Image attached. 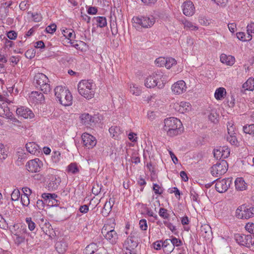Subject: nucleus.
<instances>
[{
  "label": "nucleus",
  "instance_id": "c756f323",
  "mask_svg": "<svg viewBox=\"0 0 254 254\" xmlns=\"http://www.w3.org/2000/svg\"><path fill=\"white\" fill-rule=\"evenodd\" d=\"M109 131L111 136L115 138H117L122 133L120 127L117 126H112Z\"/></svg>",
  "mask_w": 254,
  "mask_h": 254
},
{
  "label": "nucleus",
  "instance_id": "7c9ffc66",
  "mask_svg": "<svg viewBox=\"0 0 254 254\" xmlns=\"http://www.w3.org/2000/svg\"><path fill=\"white\" fill-rule=\"evenodd\" d=\"M226 94V89L223 87H219L216 90L214 96L217 100H221L224 98Z\"/></svg>",
  "mask_w": 254,
  "mask_h": 254
},
{
  "label": "nucleus",
  "instance_id": "79ce46f5",
  "mask_svg": "<svg viewBox=\"0 0 254 254\" xmlns=\"http://www.w3.org/2000/svg\"><path fill=\"white\" fill-rule=\"evenodd\" d=\"M159 216L164 219H168L170 215L168 213V210L164 208H160L158 212Z\"/></svg>",
  "mask_w": 254,
  "mask_h": 254
},
{
  "label": "nucleus",
  "instance_id": "f3484780",
  "mask_svg": "<svg viewBox=\"0 0 254 254\" xmlns=\"http://www.w3.org/2000/svg\"><path fill=\"white\" fill-rule=\"evenodd\" d=\"M18 116L23 117L24 119H31L34 118L35 115L33 112L29 108L23 106L18 108L16 111Z\"/></svg>",
  "mask_w": 254,
  "mask_h": 254
},
{
  "label": "nucleus",
  "instance_id": "052dcab7",
  "mask_svg": "<svg viewBox=\"0 0 254 254\" xmlns=\"http://www.w3.org/2000/svg\"><path fill=\"white\" fill-rule=\"evenodd\" d=\"M30 4L28 0L22 1L19 4V8L22 10H24L29 7Z\"/></svg>",
  "mask_w": 254,
  "mask_h": 254
},
{
  "label": "nucleus",
  "instance_id": "de8ad7c7",
  "mask_svg": "<svg viewBox=\"0 0 254 254\" xmlns=\"http://www.w3.org/2000/svg\"><path fill=\"white\" fill-rule=\"evenodd\" d=\"M29 195L26 194H21V201L23 206H28L30 203Z\"/></svg>",
  "mask_w": 254,
  "mask_h": 254
},
{
  "label": "nucleus",
  "instance_id": "2eb2a0df",
  "mask_svg": "<svg viewBox=\"0 0 254 254\" xmlns=\"http://www.w3.org/2000/svg\"><path fill=\"white\" fill-rule=\"evenodd\" d=\"M172 106L176 111L182 114L189 112L191 109L190 103L186 102L175 103Z\"/></svg>",
  "mask_w": 254,
  "mask_h": 254
},
{
  "label": "nucleus",
  "instance_id": "680f3d73",
  "mask_svg": "<svg viewBox=\"0 0 254 254\" xmlns=\"http://www.w3.org/2000/svg\"><path fill=\"white\" fill-rule=\"evenodd\" d=\"M170 241L172 243V245H173L174 248L175 246L179 247L182 245V241L175 237H174L172 239H170Z\"/></svg>",
  "mask_w": 254,
  "mask_h": 254
},
{
  "label": "nucleus",
  "instance_id": "f8f14e48",
  "mask_svg": "<svg viewBox=\"0 0 254 254\" xmlns=\"http://www.w3.org/2000/svg\"><path fill=\"white\" fill-rule=\"evenodd\" d=\"M215 189L220 192L223 193L226 191L232 184V179L230 178L223 179L222 180H216Z\"/></svg>",
  "mask_w": 254,
  "mask_h": 254
},
{
  "label": "nucleus",
  "instance_id": "0eeeda50",
  "mask_svg": "<svg viewBox=\"0 0 254 254\" xmlns=\"http://www.w3.org/2000/svg\"><path fill=\"white\" fill-rule=\"evenodd\" d=\"M34 81L37 87L44 93L47 94L51 90L49 80L45 74L42 73H37L34 77Z\"/></svg>",
  "mask_w": 254,
  "mask_h": 254
},
{
  "label": "nucleus",
  "instance_id": "aec40b11",
  "mask_svg": "<svg viewBox=\"0 0 254 254\" xmlns=\"http://www.w3.org/2000/svg\"><path fill=\"white\" fill-rule=\"evenodd\" d=\"M80 118L81 123L87 127H91L95 125V118L89 114H83Z\"/></svg>",
  "mask_w": 254,
  "mask_h": 254
},
{
  "label": "nucleus",
  "instance_id": "20e7f679",
  "mask_svg": "<svg viewBox=\"0 0 254 254\" xmlns=\"http://www.w3.org/2000/svg\"><path fill=\"white\" fill-rule=\"evenodd\" d=\"M165 84L164 77L160 73H154L147 77L144 83L147 88H154L157 86L159 89L163 88Z\"/></svg>",
  "mask_w": 254,
  "mask_h": 254
},
{
  "label": "nucleus",
  "instance_id": "c85d7f7f",
  "mask_svg": "<svg viewBox=\"0 0 254 254\" xmlns=\"http://www.w3.org/2000/svg\"><path fill=\"white\" fill-rule=\"evenodd\" d=\"M236 189L238 190H243L246 189L247 185L242 178H238L235 181Z\"/></svg>",
  "mask_w": 254,
  "mask_h": 254
},
{
  "label": "nucleus",
  "instance_id": "09e8293b",
  "mask_svg": "<svg viewBox=\"0 0 254 254\" xmlns=\"http://www.w3.org/2000/svg\"><path fill=\"white\" fill-rule=\"evenodd\" d=\"M7 154L5 150L3 145L0 143V159L4 160L7 157Z\"/></svg>",
  "mask_w": 254,
  "mask_h": 254
},
{
  "label": "nucleus",
  "instance_id": "603ef678",
  "mask_svg": "<svg viewBox=\"0 0 254 254\" xmlns=\"http://www.w3.org/2000/svg\"><path fill=\"white\" fill-rule=\"evenodd\" d=\"M229 135L227 137V140L231 144L237 145L238 143V140L236 138V136L234 135L228 134Z\"/></svg>",
  "mask_w": 254,
  "mask_h": 254
},
{
  "label": "nucleus",
  "instance_id": "f257e3e1",
  "mask_svg": "<svg viewBox=\"0 0 254 254\" xmlns=\"http://www.w3.org/2000/svg\"><path fill=\"white\" fill-rule=\"evenodd\" d=\"M182 124L177 118L171 117L164 120V130L171 137L179 134L182 130Z\"/></svg>",
  "mask_w": 254,
  "mask_h": 254
},
{
  "label": "nucleus",
  "instance_id": "69168bd1",
  "mask_svg": "<svg viewBox=\"0 0 254 254\" xmlns=\"http://www.w3.org/2000/svg\"><path fill=\"white\" fill-rule=\"evenodd\" d=\"M7 36L10 40H15L17 36V34L14 31L11 30L7 32Z\"/></svg>",
  "mask_w": 254,
  "mask_h": 254
},
{
  "label": "nucleus",
  "instance_id": "b1692460",
  "mask_svg": "<svg viewBox=\"0 0 254 254\" xmlns=\"http://www.w3.org/2000/svg\"><path fill=\"white\" fill-rule=\"evenodd\" d=\"M92 21L93 25H96L97 27L102 28L107 25V20L105 17L104 16H97L94 17Z\"/></svg>",
  "mask_w": 254,
  "mask_h": 254
},
{
  "label": "nucleus",
  "instance_id": "a878e982",
  "mask_svg": "<svg viewBox=\"0 0 254 254\" xmlns=\"http://www.w3.org/2000/svg\"><path fill=\"white\" fill-rule=\"evenodd\" d=\"M162 247L165 253L169 254L174 250V246L172 245L170 239H166L162 244Z\"/></svg>",
  "mask_w": 254,
  "mask_h": 254
},
{
  "label": "nucleus",
  "instance_id": "7ed1b4c3",
  "mask_svg": "<svg viewBox=\"0 0 254 254\" xmlns=\"http://www.w3.org/2000/svg\"><path fill=\"white\" fill-rule=\"evenodd\" d=\"M55 94L62 105L64 106L71 105L72 97L68 90L62 86H58L55 88Z\"/></svg>",
  "mask_w": 254,
  "mask_h": 254
},
{
  "label": "nucleus",
  "instance_id": "338daca9",
  "mask_svg": "<svg viewBox=\"0 0 254 254\" xmlns=\"http://www.w3.org/2000/svg\"><path fill=\"white\" fill-rule=\"evenodd\" d=\"M211 0L213 1L216 4H217L218 5H219L221 7H225L228 2V0Z\"/></svg>",
  "mask_w": 254,
  "mask_h": 254
},
{
  "label": "nucleus",
  "instance_id": "f704fd0d",
  "mask_svg": "<svg viewBox=\"0 0 254 254\" xmlns=\"http://www.w3.org/2000/svg\"><path fill=\"white\" fill-rule=\"evenodd\" d=\"M60 182L59 178L57 179L55 176H53L49 183L48 187L52 189H56L60 185Z\"/></svg>",
  "mask_w": 254,
  "mask_h": 254
},
{
  "label": "nucleus",
  "instance_id": "473e14b6",
  "mask_svg": "<svg viewBox=\"0 0 254 254\" xmlns=\"http://www.w3.org/2000/svg\"><path fill=\"white\" fill-rule=\"evenodd\" d=\"M245 90L253 91L254 90V78H249L243 85Z\"/></svg>",
  "mask_w": 254,
  "mask_h": 254
},
{
  "label": "nucleus",
  "instance_id": "423d86ee",
  "mask_svg": "<svg viewBox=\"0 0 254 254\" xmlns=\"http://www.w3.org/2000/svg\"><path fill=\"white\" fill-rule=\"evenodd\" d=\"M254 216V206L242 204L239 206L235 212V216L241 219H248Z\"/></svg>",
  "mask_w": 254,
  "mask_h": 254
},
{
  "label": "nucleus",
  "instance_id": "2f4dec72",
  "mask_svg": "<svg viewBox=\"0 0 254 254\" xmlns=\"http://www.w3.org/2000/svg\"><path fill=\"white\" fill-rule=\"evenodd\" d=\"M66 171L68 173L75 174L79 172V168L75 163H70L67 167Z\"/></svg>",
  "mask_w": 254,
  "mask_h": 254
},
{
  "label": "nucleus",
  "instance_id": "864d4df0",
  "mask_svg": "<svg viewBox=\"0 0 254 254\" xmlns=\"http://www.w3.org/2000/svg\"><path fill=\"white\" fill-rule=\"evenodd\" d=\"M145 211L146 214L148 216L153 217L155 220H157L158 219L157 215L154 212V211L151 208H145Z\"/></svg>",
  "mask_w": 254,
  "mask_h": 254
},
{
  "label": "nucleus",
  "instance_id": "393cba45",
  "mask_svg": "<svg viewBox=\"0 0 254 254\" xmlns=\"http://www.w3.org/2000/svg\"><path fill=\"white\" fill-rule=\"evenodd\" d=\"M12 113L10 112L9 108L7 107H2L0 104V116L9 119L10 120L13 119Z\"/></svg>",
  "mask_w": 254,
  "mask_h": 254
},
{
  "label": "nucleus",
  "instance_id": "f03ea898",
  "mask_svg": "<svg viewBox=\"0 0 254 254\" xmlns=\"http://www.w3.org/2000/svg\"><path fill=\"white\" fill-rule=\"evenodd\" d=\"M77 89L79 94L87 99H90L94 96L95 85L92 81L81 80L78 84Z\"/></svg>",
  "mask_w": 254,
  "mask_h": 254
},
{
  "label": "nucleus",
  "instance_id": "a211bd4d",
  "mask_svg": "<svg viewBox=\"0 0 254 254\" xmlns=\"http://www.w3.org/2000/svg\"><path fill=\"white\" fill-rule=\"evenodd\" d=\"M81 137L83 145L88 148H92L96 145V140L93 135L84 133Z\"/></svg>",
  "mask_w": 254,
  "mask_h": 254
},
{
  "label": "nucleus",
  "instance_id": "e2e57ef3",
  "mask_svg": "<svg viewBox=\"0 0 254 254\" xmlns=\"http://www.w3.org/2000/svg\"><path fill=\"white\" fill-rule=\"evenodd\" d=\"M57 26L55 24H51L46 28L47 33H53L56 30Z\"/></svg>",
  "mask_w": 254,
  "mask_h": 254
},
{
  "label": "nucleus",
  "instance_id": "5701e85b",
  "mask_svg": "<svg viewBox=\"0 0 254 254\" xmlns=\"http://www.w3.org/2000/svg\"><path fill=\"white\" fill-rule=\"evenodd\" d=\"M27 150L32 154H37L40 152L39 146L34 142H30L26 144Z\"/></svg>",
  "mask_w": 254,
  "mask_h": 254
},
{
  "label": "nucleus",
  "instance_id": "72a5a7b5",
  "mask_svg": "<svg viewBox=\"0 0 254 254\" xmlns=\"http://www.w3.org/2000/svg\"><path fill=\"white\" fill-rule=\"evenodd\" d=\"M98 249V246L95 243L88 245L84 250L85 254H93Z\"/></svg>",
  "mask_w": 254,
  "mask_h": 254
},
{
  "label": "nucleus",
  "instance_id": "49530a36",
  "mask_svg": "<svg viewBox=\"0 0 254 254\" xmlns=\"http://www.w3.org/2000/svg\"><path fill=\"white\" fill-rule=\"evenodd\" d=\"M61 155L59 151H54L52 156V161L55 163H58L61 159Z\"/></svg>",
  "mask_w": 254,
  "mask_h": 254
},
{
  "label": "nucleus",
  "instance_id": "8fccbe9b",
  "mask_svg": "<svg viewBox=\"0 0 254 254\" xmlns=\"http://www.w3.org/2000/svg\"><path fill=\"white\" fill-rule=\"evenodd\" d=\"M247 33L248 34V40L252 39L251 33H254V23H251L247 26Z\"/></svg>",
  "mask_w": 254,
  "mask_h": 254
},
{
  "label": "nucleus",
  "instance_id": "cd10ccee",
  "mask_svg": "<svg viewBox=\"0 0 254 254\" xmlns=\"http://www.w3.org/2000/svg\"><path fill=\"white\" fill-rule=\"evenodd\" d=\"M155 64H176V60L171 57H159L155 61Z\"/></svg>",
  "mask_w": 254,
  "mask_h": 254
},
{
  "label": "nucleus",
  "instance_id": "0e129e2a",
  "mask_svg": "<svg viewBox=\"0 0 254 254\" xmlns=\"http://www.w3.org/2000/svg\"><path fill=\"white\" fill-rule=\"evenodd\" d=\"M139 227L142 230H146L147 229V221L145 219H142L139 221Z\"/></svg>",
  "mask_w": 254,
  "mask_h": 254
},
{
  "label": "nucleus",
  "instance_id": "4468645a",
  "mask_svg": "<svg viewBox=\"0 0 254 254\" xmlns=\"http://www.w3.org/2000/svg\"><path fill=\"white\" fill-rule=\"evenodd\" d=\"M42 197L48 206H53L59 205V201L57 199L58 195L55 193H44Z\"/></svg>",
  "mask_w": 254,
  "mask_h": 254
},
{
  "label": "nucleus",
  "instance_id": "6e6552de",
  "mask_svg": "<svg viewBox=\"0 0 254 254\" xmlns=\"http://www.w3.org/2000/svg\"><path fill=\"white\" fill-rule=\"evenodd\" d=\"M228 168V165L227 161L222 159L212 166L211 168V173L213 176L219 177L224 174Z\"/></svg>",
  "mask_w": 254,
  "mask_h": 254
},
{
  "label": "nucleus",
  "instance_id": "6ab92c4d",
  "mask_svg": "<svg viewBox=\"0 0 254 254\" xmlns=\"http://www.w3.org/2000/svg\"><path fill=\"white\" fill-rule=\"evenodd\" d=\"M182 7L183 13L185 15L190 16L194 13L195 7L192 1H186L184 2Z\"/></svg>",
  "mask_w": 254,
  "mask_h": 254
},
{
  "label": "nucleus",
  "instance_id": "412c9836",
  "mask_svg": "<svg viewBox=\"0 0 254 254\" xmlns=\"http://www.w3.org/2000/svg\"><path fill=\"white\" fill-rule=\"evenodd\" d=\"M68 247L67 242L64 239H59L55 244V248L56 251L59 254L64 253Z\"/></svg>",
  "mask_w": 254,
  "mask_h": 254
},
{
  "label": "nucleus",
  "instance_id": "ea45409f",
  "mask_svg": "<svg viewBox=\"0 0 254 254\" xmlns=\"http://www.w3.org/2000/svg\"><path fill=\"white\" fill-rule=\"evenodd\" d=\"M243 130L246 133L254 135V124L244 126Z\"/></svg>",
  "mask_w": 254,
  "mask_h": 254
},
{
  "label": "nucleus",
  "instance_id": "4c0bfd02",
  "mask_svg": "<svg viewBox=\"0 0 254 254\" xmlns=\"http://www.w3.org/2000/svg\"><path fill=\"white\" fill-rule=\"evenodd\" d=\"M42 229L44 233L49 236L52 234L51 231H53L52 226L49 223H45V226L42 227Z\"/></svg>",
  "mask_w": 254,
  "mask_h": 254
},
{
  "label": "nucleus",
  "instance_id": "58836bf2",
  "mask_svg": "<svg viewBox=\"0 0 254 254\" xmlns=\"http://www.w3.org/2000/svg\"><path fill=\"white\" fill-rule=\"evenodd\" d=\"M62 34L63 35L68 39H71L74 37L73 31L71 29H64L63 30Z\"/></svg>",
  "mask_w": 254,
  "mask_h": 254
},
{
  "label": "nucleus",
  "instance_id": "ddd939ff",
  "mask_svg": "<svg viewBox=\"0 0 254 254\" xmlns=\"http://www.w3.org/2000/svg\"><path fill=\"white\" fill-rule=\"evenodd\" d=\"M107 229L103 227L102 233L106 240L112 245L116 244L118 241V234L114 229H112L106 232Z\"/></svg>",
  "mask_w": 254,
  "mask_h": 254
},
{
  "label": "nucleus",
  "instance_id": "39448f33",
  "mask_svg": "<svg viewBox=\"0 0 254 254\" xmlns=\"http://www.w3.org/2000/svg\"><path fill=\"white\" fill-rule=\"evenodd\" d=\"M132 20L133 26L136 29H139L140 28H150L153 26L155 21L154 17L152 15L150 16L133 17Z\"/></svg>",
  "mask_w": 254,
  "mask_h": 254
},
{
  "label": "nucleus",
  "instance_id": "5fc2aeb1",
  "mask_svg": "<svg viewBox=\"0 0 254 254\" xmlns=\"http://www.w3.org/2000/svg\"><path fill=\"white\" fill-rule=\"evenodd\" d=\"M235 129V127H234L233 124L231 122H229L227 125V130L228 134H235L236 133Z\"/></svg>",
  "mask_w": 254,
  "mask_h": 254
},
{
  "label": "nucleus",
  "instance_id": "37998d69",
  "mask_svg": "<svg viewBox=\"0 0 254 254\" xmlns=\"http://www.w3.org/2000/svg\"><path fill=\"white\" fill-rule=\"evenodd\" d=\"M20 195V191L18 189H15L11 194V199L12 201L18 200Z\"/></svg>",
  "mask_w": 254,
  "mask_h": 254
},
{
  "label": "nucleus",
  "instance_id": "c03bdc74",
  "mask_svg": "<svg viewBox=\"0 0 254 254\" xmlns=\"http://www.w3.org/2000/svg\"><path fill=\"white\" fill-rule=\"evenodd\" d=\"M14 240L15 244L19 245L22 243L24 242L25 240V237L23 236H20L18 234H15L14 235Z\"/></svg>",
  "mask_w": 254,
  "mask_h": 254
},
{
  "label": "nucleus",
  "instance_id": "a18cd8bd",
  "mask_svg": "<svg viewBox=\"0 0 254 254\" xmlns=\"http://www.w3.org/2000/svg\"><path fill=\"white\" fill-rule=\"evenodd\" d=\"M26 222L28 225L29 229L32 231H33L36 226L35 223L32 220L31 217L26 218Z\"/></svg>",
  "mask_w": 254,
  "mask_h": 254
},
{
  "label": "nucleus",
  "instance_id": "e433bc0d",
  "mask_svg": "<svg viewBox=\"0 0 254 254\" xmlns=\"http://www.w3.org/2000/svg\"><path fill=\"white\" fill-rule=\"evenodd\" d=\"M130 92L136 96H138L140 94L141 90L140 88L136 85L135 84H132L130 87Z\"/></svg>",
  "mask_w": 254,
  "mask_h": 254
},
{
  "label": "nucleus",
  "instance_id": "774afa93",
  "mask_svg": "<svg viewBox=\"0 0 254 254\" xmlns=\"http://www.w3.org/2000/svg\"><path fill=\"white\" fill-rule=\"evenodd\" d=\"M213 154L214 157L217 159H220L221 158H222V156H221L222 153L221 150H220V147L219 149H214Z\"/></svg>",
  "mask_w": 254,
  "mask_h": 254
},
{
  "label": "nucleus",
  "instance_id": "a19ab883",
  "mask_svg": "<svg viewBox=\"0 0 254 254\" xmlns=\"http://www.w3.org/2000/svg\"><path fill=\"white\" fill-rule=\"evenodd\" d=\"M221 150L222 158L225 159L228 157L230 154V149L226 146L220 147Z\"/></svg>",
  "mask_w": 254,
  "mask_h": 254
},
{
  "label": "nucleus",
  "instance_id": "3c124183",
  "mask_svg": "<svg viewBox=\"0 0 254 254\" xmlns=\"http://www.w3.org/2000/svg\"><path fill=\"white\" fill-rule=\"evenodd\" d=\"M112 206L111 205L110 201H107L103 207L102 213L105 214H108L111 210Z\"/></svg>",
  "mask_w": 254,
  "mask_h": 254
},
{
  "label": "nucleus",
  "instance_id": "dca6fc26",
  "mask_svg": "<svg viewBox=\"0 0 254 254\" xmlns=\"http://www.w3.org/2000/svg\"><path fill=\"white\" fill-rule=\"evenodd\" d=\"M171 90L175 94H181L187 90L186 84L184 80H179L172 85Z\"/></svg>",
  "mask_w": 254,
  "mask_h": 254
},
{
  "label": "nucleus",
  "instance_id": "bb28decb",
  "mask_svg": "<svg viewBox=\"0 0 254 254\" xmlns=\"http://www.w3.org/2000/svg\"><path fill=\"white\" fill-rule=\"evenodd\" d=\"M220 60L222 64H234L235 62L234 57L231 55L228 56L225 54L220 55Z\"/></svg>",
  "mask_w": 254,
  "mask_h": 254
},
{
  "label": "nucleus",
  "instance_id": "9b49d317",
  "mask_svg": "<svg viewBox=\"0 0 254 254\" xmlns=\"http://www.w3.org/2000/svg\"><path fill=\"white\" fill-rule=\"evenodd\" d=\"M42 166L43 162L39 158L29 160L26 164L27 170L32 173L40 172Z\"/></svg>",
  "mask_w": 254,
  "mask_h": 254
},
{
  "label": "nucleus",
  "instance_id": "1a4fd4ad",
  "mask_svg": "<svg viewBox=\"0 0 254 254\" xmlns=\"http://www.w3.org/2000/svg\"><path fill=\"white\" fill-rule=\"evenodd\" d=\"M137 234V232H132L123 244L124 248L128 251L130 254H131L132 251L137 246V242L136 240Z\"/></svg>",
  "mask_w": 254,
  "mask_h": 254
},
{
  "label": "nucleus",
  "instance_id": "13d9d810",
  "mask_svg": "<svg viewBox=\"0 0 254 254\" xmlns=\"http://www.w3.org/2000/svg\"><path fill=\"white\" fill-rule=\"evenodd\" d=\"M153 190L156 194H161L163 193V190L160 186L157 184H153Z\"/></svg>",
  "mask_w": 254,
  "mask_h": 254
},
{
  "label": "nucleus",
  "instance_id": "c9c22d12",
  "mask_svg": "<svg viewBox=\"0 0 254 254\" xmlns=\"http://www.w3.org/2000/svg\"><path fill=\"white\" fill-rule=\"evenodd\" d=\"M182 23L185 28L189 29L191 30L196 31L198 29V27L193 25V23L187 20H183Z\"/></svg>",
  "mask_w": 254,
  "mask_h": 254
},
{
  "label": "nucleus",
  "instance_id": "4d7b16f0",
  "mask_svg": "<svg viewBox=\"0 0 254 254\" xmlns=\"http://www.w3.org/2000/svg\"><path fill=\"white\" fill-rule=\"evenodd\" d=\"M245 228L249 233L254 235V223H247L245 226Z\"/></svg>",
  "mask_w": 254,
  "mask_h": 254
},
{
  "label": "nucleus",
  "instance_id": "4be33fe9",
  "mask_svg": "<svg viewBox=\"0 0 254 254\" xmlns=\"http://www.w3.org/2000/svg\"><path fill=\"white\" fill-rule=\"evenodd\" d=\"M44 100L43 94L38 91H33L29 96V101L33 103H41Z\"/></svg>",
  "mask_w": 254,
  "mask_h": 254
},
{
  "label": "nucleus",
  "instance_id": "bf43d9fd",
  "mask_svg": "<svg viewBox=\"0 0 254 254\" xmlns=\"http://www.w3.org/2000/svg\"><path fill=\"white\" fill-rule=\"evenodd\" d=\"M190 197L193 201L198 202V195L193 190H190Z\"/></svg>",
  "mask_w": 254,
  "mask_h": 254
},
{
  "label": "nucleus",
  "instance_id": "6e6d98bb",
  "mask_svg": "<svg viewBox=\"0 0 254 254\" xmlns=\"http://www.w3.org/2000/svg\"><path fill=\"white\" fill-rule=\"evenodd\" d=\"M218 115L214 112L210 113L208 116V119L212 123H216L218 121Z\"/></svg>",
  "mask_w": 254,
  "mask_h": 254
},
{
  "label": "nucleus",
  "instance_id": "9d476101",
  "mask_svg": "<svg viewBox=\"0 0 254 254\" xmlns=\"http://www.w3.org/2000/svg\"><path fill=\"white\" fill-rule=\"evenodd\" d=\"M235 239L239 244L248 248L254 244V237L251 234H237Z\"/></svg>",
  "mask_w": 254,
  "mask_h": 254
}]
</instances>
